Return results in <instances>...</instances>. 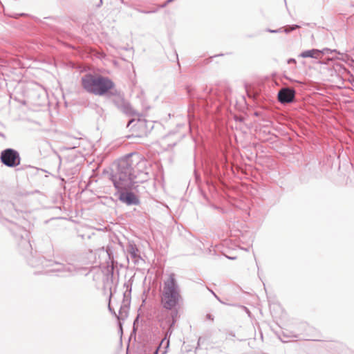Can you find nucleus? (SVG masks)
<instances>
[{
    "label": "nucleus",
    "mask_w": 354,
    "mask_h": 354,
    "mask_svg": "<svg viewBox=\"0 0 354 354\" xmlns=\"http://www.w3.org/2000/svg\"><path fill=\"white\" fill-rule=\"evenodd\" d=\"M102 0H100V5H99V6H100V5L102 4Z\"/></svg>",
    "instance_id": "bb28decb"
},
{
    "label": "nucleus",
    "mask_w": 354,
    "mask_h": 354,
    "mask_svg": "<svg viewBox=\"0 0 354 354\" xmlns=\"http://www.w3.org/2000/svg\"><path fill=\"white\" fill-rule=\"evenodd\" d=\"M133 121V120H131L129 122L128 124H127V127H129L130 125V124Z\"/></svg>",
    "instance_id": "5701e85b"
},
{
    "label": "nucleus",
    "mask_w": 354,
    "mask_h": 354,
    "mask_svg": "<svg viewBox=\"0 0 354 354\" xmlns=\"http://www.w3.org/2000/svg\"><path fill=\"white\" fill-rule=\"evenodd\" d=\"M288 64H296V60L293 58H290L288 60Z\"/></svg>",
    "instance_id": "a211bd4d"
},
{
    "label": "nucleus",
    "mask_w": 354,
    "mask_h": 354,
    "mask_svg": "<svg viewBox=\"0 0 354 354\" xmlns=\"http://www.w3.org/2000/svg\"><path fill=\"white\" fill-rule=\"evenodd\" d=\"M299 28V26H298V25H292V26H288V27L284 30V31H285L286 33H289V32H290L291 31L295 30V29Z\"/></svg>",
    "instance_id": "2eb2a0df"
},
{
    "label": "nucleus",
    "mask_w": 354,
    "mask_h": 354,
    "mask_svg": "<svg viewBox=\"0 0 354 354\" xmlns=\"http://www.w3.org/2000/svg\"><path fill=\"white\" fill-rule=\"evenodd\" d=\"M113 104L115 106L120 109L121 106L124 104V103L126 102V100L122 97L121 96H117L113 99Z\"/></svg>",
    "instance_id": "ddd939ff"
},
{
    "label": "nucleus",
    "mask_w": 354,
    "mask_h": 354,
    "mask_svg": "<svg viewBox=\"0 0 354 354\" xmlns=\"http://www.w3.org/2000/svg\"><path fill=\"white\" fill-rule=\"evenodd\" d=\"M178 315V311H172L171 313V317L168 321L169 323V328L165 332V337L162 339L159 346L156 348V350L154 351L153 354H158V351L162 345L165 346V348H167L169 345V337L173 333L174 331V326L176 322V317Z\"/></svg>",
    "instance_id": "0eeeda50"
},
{
    "label": "nucleus",
    "mask_w": 354,
    "mask_h": 354,
    "mask_svg": "<svg viewBox=\"0 0 354 354\" xmlns=\"http://www.w3.org/2000/svg\"><path fill=\"white\" fill-rule=\"evenodd\" d=\"M128 288H129V286H127V291H129V293H130V292H131V287H130V288H129V289H128Z\"/></svg>",
    "instance_id": "4be33fe9"
},
{
    "label": "nucleus",
    "mask_w": 354,
    "mask_h": 354,
    "mask_svg": "<svg viewBox=\"0 0 354 354\" xmlns=\"http://www.w3.org/2000/svg\"><path fill=\"white\" fill-rule=\"evenodd\" d=\"M7 223H9V225H8V227L9 228V226H10V223H12V222H9V221H7Z\"/></svg>",
    "instance_id": "b1692460"
},
{
    "label": "nucleus",
    "mask_w": 354,
    "mask_h": 354,
    "mask_svg": "<svg viewBox=\"0 0 354 354\" xmlns=\"http://www.w3.org/2000/svg\"><path fill=\"white\" fill-rule=\"evenodd\" d=\"M9 230L13 234L15 237L21 240V244L25 248L29 250L31 248L29 241V232L24 228L16 223H10Z\"/></svg>",
    "instance_id": "423d86ee"
},
{
    "label": "nucleus",
    "mask_w": 354,
    "mask_h": 354,
    "mask_svg": "<svg viewBox=\"0 0 354 354\" xmlns=\"http://www.w3.org/2000/svg\"><path fill=\"white\" fill-rule=\"evenodd\" d=\"M109 309L110 312H111L115 317H117V315H116L115 312L112 310V308H111L110 304L109 305Z\"/></svg>",
    "instance_id": "412c9836"
},
{
    "label": "nucleus",
    "mask_w": 354,
    "mask_h": 354,
    "mask_svg": "<svg viewBox=\"0 0 354 354\" xmlns=\"http://www.w3.org/2000/svg\"><path fill=\"white\" fill-rule=\"evenodd\" d=\"M268 32H281V29H278V30H268Z\"/></svg>",
    "instance_id": "aec40b11"
},
{
    "label": "nucleus",
    "mask_w": 354,
    "mask_h": 354,
    "mask_svg": "<svg viewBox=\"0 0 354 354\" xmlns=\"http://www.w3.org/2000/svg\"><path fill=\"white\" fill-rule=\"evenodd\" d=\"M295 96V91L290 88H283L278 93V100L281 104L292 102Z\"/></svg>",
    "instance_id": "6e6552de"
},
{
    "label": "nucleus",
    "mask_w": 354,
    "mask_h": 354,
    "mask_svg": "<svg viewBox=\"0 0 354 354\" xmlns=\"http://www.w3.org/2000/svg\"><path fill=\"white\" fill-rule=\"evenodd\" d=\"M127 250L134 263H138L139 261L141 259V257L138 254L139 251L137 246L134 243H129L127 245Z\"/></svg>",
    "instance_id": "9d476101"
},
{
    "label": "nucleus",
    "mask_w": 354,
    "mask_h": 354,
    "mask_svg": "<svg viewBox=\"0 0 354 354\" xmlns=\"http://www.w3.org/2000/svg\"><path fill=\"white\" fill-rule=\"evenodd\" d=\"M212 294L214 295V296H215L216 297H217V296L216 295V294H215L213 291H212Z\"/></svg>",
    "instance_id": "393cba45"
},
{
    "label": "nucleus",
    "mask_w": 354,
    "mask_h": 354,
    "mask_svg": "<svg viewBox=\"0 0 354 354\" xmlns=\"http://www.w3.org/2000/svg\"><path fill=\"white\" fill-rule=\"evenodd\" d=\"M7 205H8V206H10V207H12V204H10V203H8Z\"/></svg>",
    "instance_id": "cd10ccee"
},
{
    "label": "nucleus",
    "mask_w": 354,
    "mask_h": 354,
    "mask_svg": "<svg viewBox=\"0 0 354 354\" xmlns=\"http://www.w3.org/2000/svg\"><path fill=\"white\" fill-rule=\"evenodd\" d=\"M124 304L120 306L119 310V315H117L118 319H125L128 316L129 304V301L128 299H124Z\"/></svg>",
    "instance_id": "9b49d317"
},
{
    "label": "nucleus",
    "mask_w": 354,
    "mask_h": 354,
    "mask_svg": "<svg viewBox=\"0 0 354 354\" xmlns=\"http://www.w3.org/2000/svg\"><path fill=\"white\" fill-rule=\"evenodd\" d=\"M330 51L328 48H324L323 50H320L318 49H311V50H307L301 52L299 57H303V58H315V59H319L321 57V56L323 54H325L326 53Z\"/></svg>",
    "instance_id": "1a4fd4ad"
},
{
    "label": "nucleus",
    "mask_w": 354,
    "mask_h": 354,
    "mask_svg": "<svg viewBox=\"0 0 354 354\" xmlns=\"http://www.w3.org/2000/svg\"><path fill=\"white\" fill-rule=\"evenodd\" d=\"M181 299L180 288L175 279V275L174 274H170L164 281L160 292L161 304L164 308L175 311Z\"/></svg>",
    "instance_id": "f03ea898"
},
{
    "label": "nucleus",
    "mask_w": 354,
    "mask_h": 354,
    "mask_svg": "<svg viewBox=\"0 0 354 354\" xmlns=\"http://www.w3.org/2000/svg\"><path fill=\"white\" fill-rule=\"evenodd\" d=\"M28 263L32 267H42L44 273H57L60 276H67L74 274L81 270V268L77 267L73 264H62L52 260H47L43 257H32L28 259Z\"/></svg>",
    "instance_id": "7ed1b4c3"
},
{
    "label": "nucleus",
    "mask_w": 354,
    "mask_h": 354,
    "mask_svg": "<svg viewBox=\"0 0 354 354\" xmlns=\"http://www.w3.org/2000/svg\"><path fill=\"white\" fill-rule=\"evenodd\" d=\"M187 92L191 97H203V96H198L194 93V88L191 86H187L186 88Z\"/></svg>",
    "instance_id": "4468645a"
},
{
    "label": "nucleus",
    "mask_w": 354,
    "mask_h": 354,
    "mask_svg": "<svg viewBox=\"0 0 354 354\" xmlns=\"http://www.w3.org/2000/svg\"><path fill=\"white\" fill-rule=\"evenodd\" d=\"M212 91V88H208L207 86L205 87V88H204V92L206 93V94H209Z\"/></svg>",
    "instance_id": "f3484780"
},
{
    "label": "nucleus",
    "mask_w": 354,
    "mask_h": 354,
    "mask_svg": "<svg viewBox=\"0 0 354 354\" xmlns=\"http://www.w3.org/2000/svg\"><path fill=\"white\" fill-rule=\"evenodd\" d=\"M166 352H167V351H166V350H165L164 351H162V354H165V353H166Z\"/></svg>",
    "instance_id": "a878e982"
},
{
    "label": "nucleus",
    "mask_w": 354,
    "mask_h": 354,
    "mask_svg": "<svg viewBox=\"0 0 354 354\" xmlns=\"http://www.w3.org/2000/svg\"><path fill=\"white\" fill-rule=\"evenodd\" d=\"M82 86L88 93L101 96L112 89L115 84L107 77L86 74L82 77Z\"/></svg>",
    "instance_id": "20e7f679"
},
{
    "label": "nucleus",
    "mask_w": 354,
    "mask_h": 354,
    "mask_svg": "<svg viewBox=\"0 0 354 354\" xmlns=\"http://www.w3.org/2000/svg\"><path fill=\"white\" fill-rule=\"evenodd\" d=\"M1 162L8 167H15L20 165L21 157L19 153L11 148L3 150L0 155Z\"/></svg>",
    "instance_id": "39448f33"
},
{
    "label": "nucleus",
    "mask_w": 354,
    "mask_h": 354,
    "mask_svg": "<svg viewBox=\"0 0 354 354\" xmlns=\"http://www.w3.org/2000/svg\"><path fill=\"white\" fill-rule=\"evenodd\" d=\"M149 178L147 160L137 153H131L118 161L117 168L111 175L115 188L120 193L119 199L127 205H137L138 199L129 190L136 189L137 184Z\"/></svg>",
    "instance_id": "f257e3e1"
},
{
    "label": "nucleus",
    "mask_w": 354,
    "mask_h": 354,
    "mask_svg": "<svg viewBox=\"0 0 354 354\" xmlns=\"http://www.w3.org/2000/svg\"><path fill=\"white\" fill-rule=\"evenodd\" d=\"M136 10L138 12L144 13V14H149V13H153V12H156V10H141V9H138V8L136 9Z\"/></svg>",
    "instance_id": "dca6fc26"
},
{
    "label": "nucleus",
    "mask_w": 354,
    "mask_h": 354,
    "mask_svg": "<svg viewBox=\"0 0 354 354\" xmlns=\"http://www.w3.org/2000/svg\"><path fill=\"white\" fill-rule=\"evenodd\" d=\"M7 63H8V61L6 60L5 59H0V65H3V64H7Z\"/></svg>",
    "instance_id": "6ab92c4d"
},
{
    "label": "nucleus",
    "mask_w": 354,
    "mask_h": 354,
    "mask_svg": "<svg viewBox=\"0 0 354 354\" xmlns=\"http://www.w3.org/2000/svg\"><path fill=\"white\" fill-rule=\"evenodd\" d=\"M124 298H126V297H127L126 292L124 294Z\"/></svg>",
    "instance_id": "c85d7f7f"
},
{
    "label": "nucleus",
    "mask_w": 354,
    "mask_h": 354,
    "mask_svg": "<svg viewBox=\"0 0 354 354\" xmlns=\"http://www.w3.org/2000/svg\"><path fill=\"white\" fill-rule=\"evenodd\" d=\"M119 110L129 115H133L136 114V113L133 110L131 104L127 101Z\"/></svg>",
    "instance_id": "f8f14e48"
}]
</instances>
